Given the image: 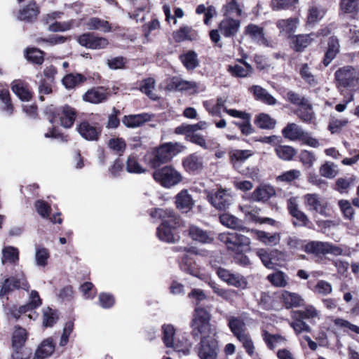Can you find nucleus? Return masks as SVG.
I'll return each instance as SVG.
<instances>
[{
    "mask_svg": "<svg viewBox=\"0 0 359 359\" xmlns=\"http://www.w3.org/2000/svg\"><path fill=\"white\" fill-rule=\"evenodd\" d=\"M150 216L161 221L157 228L158 238L164 242L175 243L179 239L175 229L180 225V218L172 209L155 208L150 212Z\"/></svg>",
    "mask_w": 359,
    "mask_h": 359,
    "instance_id": "nucleus-1",
    "label": "nucleus"
},
{
    "mask_svg": "<svg viewBox=\"0 0 359 359\" xmlns=\"http://www.w3.org/2000/svg\"><path fill=\"white\" fill-rule=\"evenodd\" d=\"M218 240L224 243L227 250L235 253L236 262L246 266L250 264V259L243 254L250 250V239L238 233H222Z\"/></svg>",
    "mask_w": 359,
    "mask_h": 359,
    "instance_id": "nucleus-2",
    "label": "nucleus"
},
{
    "mask_svg": "<svg viewBox=\"0 0 359 359\" xmlns=\"http://www.w3.org/2000/svg\"><path fill=\"white\" fill-rule=\"evenodd\" d=\"M177 143H165L158 148L147 151L144 159L145 163L152 168L159 167L161 165L170 161L175 155Z\"/></svg>",
    "mask_w": 359,
    "mask_h": 359,
    "instance_id": "nucleus-3",
    "label": "nucleus"
},
{
    "mask_svg": "<svg viewBox=\"0 0 359 359\" xmlns=\"http://www.w3.org/2000/svg\"><path fill=\"white\" fill-rule=\"evenodd\" d=\"M204 194L207 201L217 210L225 211L233 203L234 198L231 191L221 186L212 190L205 189Z\"/></svg>",
    "mask_w": 359,
    "mask_h": 359,
    "instance_id": "nucleus-4",
    "label": "nucleus"
},
{
    "mask_svg": "<svg viewBox=\"0 0 359 359\" xmlns=\"http://www.w3.org/2000/svg\"><path fill=\"white\" fill-rule=\"evenodd\" d=\"M241 20L231 16L224 17L219 23L218 29L210 32L211 41L215 43L220 41L222 34L225 38L234 37L240 30Z\"/></svg>",
    "mask_w": 359,
    "mask_h": 359,
    "instance_id": "nucleus-5",
    "label": "nucleus"
},
{
    "mask_svg": "<svg viewBox=\"0 0 359 359\" xmlns=\"http://www.w3.org/2000/svg\"><path fill=\"white\" fill-rule=\"evenodd\" d=\"M334 77L337 89L342 94L344 89L356 86L359 80V72L351 66H345L335 72Z\"/></svg>",
    "mask_w": 359,
    "mask_h": 359,
    "instance_id": "nucleus-6",
    "label": "nucleus"
},
{
    "mask_svg": "<svg viewBox=\"0 0 359 359\" xmlns=\"http://www.w3.org/2000/svg\"><path fill=\"white\" fill-rule=\"evenodd\" d=\"M210 312L201 306H196L194 311V318L191 323L192 333L195 337L199 334H205L211 331Z\"/></svg>",
    "mask_w": 359,
    "mask_h": 359,
    "instance_id": "nucleus-7",
    "label": "nucleus"
},
{
    "mask_svg": "<svg viewBox=\"0 0 359 359\" xmlns=\"http://www.w3.org/2000/svg\"><path fill=\"white\" fill-rule=\"evenodd\" d=\"M154 179L165 188L178 184L182 180V175L170 165H165L156 170L153 173Z\"/></svg>",
    "mask_w": 359,
    "mask_h": 359,
    "instance_id": "nucleus-8",
    "label": "nucleus"
},
{
    "mask_svg": "<svg viewBox=\"0 0 359 359\" xmlns=\"http://www.w3.org/2000/svg\"><path fill=\"white\" fill-rule=\"evenodd\" d=\"M304 204L307 210L329 217L327 202L318 194H306L303 196Z\"/></svg>",
    "mask_w": 359,
    "mask_h": 359,
    "instance_id": "nucleus-9",
    "label": "nucleus"
},
{
    "mask_svg": "<svg viewBox=\"0 0 359 359\" xmlns=\"http://www.w3.org/2000/svg\"><path fill=\"white\" fill-rule=\"evenodd\" d=\"M27 339V332L25 329L19 325L14 327V331L12 336V349L11 359H28L25 358L22 348Z\"/></svg>",
    "mask_w": 359,
    "mask_h": 359,
    "instance_id": "nucleus-10",
    "label": "nucleus"
},
{
    "mask_svg": "<svg viewBox=\"0 0 359 359\" xmlns=\"http://www.w3.org/2000/svg\"><path fill=\"white\" fill-rule=\"evenodd\" d=\"M219 350L218 343L215 339L203 336L199 344L198 355L201 359H217Z\"/></svg>",
    "mask_w": 359,
    "mask_h": 359,
    "instance_id": "nucleus-11",
    "label": "nucleus"
},
{
    "mask_svg": "<svg viewBox=\"0 0 359 359\" xmlns=\"http://www.w3.org/2000/svg\"><path fill=\"white\" fill-rule=\"evenodd\" d=\"M216 273L222 281L226 283L229 285L242 290L245 289L248 286V281L240 273H233L222 267L216 269Z\"/></svg>",
    "mask_w": 359,
    "mask_h": 359,
    "instance_id": "nucleus-12",
    "label": "nucleus"
},
{
    "mask_svg": "<svg viewBox=\"0 0 359 359\" xmlns=\"http://www.w3.org/2000/svg\"><path fill=\"white\" fill-rule=\"evenodd\" d=\"M79 135L88 141H97L102 133V126L97 123L83 121L76 126Z\"/></svg>",
    "mask_w": 359,
    "mask_h": 359,
    "instance_id": "nucleus-13",
    "label": "nucleus"
},
{
    "mask_svg": "<svg viewBox=\"0 0 359 359\" xmlns=\"http://www.w3.org/2000/svg\"><path fill=\"white\" fill-rule=\"evenodd\" d=\"M76 117V112L75 109L70 106L65 105L57 109V111L53 113V118L50 119V121L55 123L56 119L58 118L62 127L69 128L73 126Z\"/></svg>",
    "mask_w": 359,
    "mask_h": 359,
    "instance_id": "nucleus-14",
    "label": "nucleus"
},
{
    "mask_svg": "<svg viewBox=\"0 0 359 359\" xmlns=\"http://www.w3.org/2000/svg\"><path fill=\"white\" fill-rule=\"evenodd\" d=\"M78 43L87 48L102 49L105 48L109 41L106 38L95 36L93 33H85L78 37Z\"/></svg>",
    "mask_w": 359,
    "mask_h": 359,
    "instance_id": "nucleus-15",
    "label": "nucleus"
},
{
    "mask_svg": "<svg viewBox=\"0 0 359 359\" xmlns=\"http://www.w3.org/2000/svg\"><path fill=\"white\" fill-rule=\"evenodd\" d=\"M182 166L189 174H198L203 168V157L196 153L188 155L182 159Z\"/></svg>",
    "mask_w": 359,
    "mask_h": 359,
    "instance_id": "nucleus-16",
    "label": "nucleus"
},
{
    "mask_svg": "<svg viewBox=\"0 0 359 359\" xmlns=\"http://www.w3.org/2000/svg\"><path fill=\"white\" fill-rule=\"evenodd\" d=\"M245 35L248 36L253 42L257 44L269 46V42L265 38L264 28L257 25L250 23L243 31Z\"/></svg>",
    "mask_w": 359,
    "mask_h": 359,
    "instance_id": "nucleus-17",
    "label": "nucleus"
},
{
    "mask_svg": "<svg viewBox=\"0 0 359 359\" xmlns=\"http://www.w3.org/2000/svg\"><path fill=\"white\" fill-rule=\"evenodd\" d=\"M299 22L298 18H289L278 20L276 25L281 36L290 38L297 31Z\"/></svg>",
    "mask_w": 359,
    "mask_h": 359,
    "instance_id": "nucleus-18",
    "label": "nucleus"
},
{
    "mask_svg": "<svg viewBox=\"0 0 359 359\" xmlns=\"http://www.w3.org/2000/svg\"><path fill=\"white\" fill-rule=\"evenodd\" d=\"M175 204L178 210L188 212L193 208L194 201L187 189H182L175 196Z\"/></svg>",
    "mask_w": 359,
    "mask_h": 359,
    "instance_id": "nucleus-19",
    "label": "nucleus"
},
{
    "mask_svg": "<svg viewBox=\"0 0 359 359\" xmlns=\"http://www.w3.org/2000/svg\"><path fill=\"white\" fill-rule=\"evenodd\" d=\"M275 194L276 191L272 186L269 184L260 185L253 191L251 198L256 202H266Z\"/></svg>",
    "mask_w": 359,
    "mask_h": 359,
    "instance_id": "nucleus-20",
    "label": "nucleus"
},
{
    "mask_svg": "<svg viewBox=\"0 0 359 359\" xmlns=\"http://www.w3.org/2000/svg\"><path fill=\"white\" fill-rule=\"evenodd\" d=\"M317 37L316 33L298 34L292 36V48L296 52H302L307 48Z\"/></svg>",
    "mask_w": 359,
    "mask_h": 359,
    "instance_id": "nucleus-21",
    "label": "nucleus"
},
{
    "mask_svg": "<svg viewBox=\"0 0 359 359\" xmlns=\"http://www.w3.org/2000/svg\"><path fill=\"white\" fill-rule=\"evenodd\" d=\"M189 235L197 242L209 244L214 241L210 232L205 231L196 225H191L189 228Z\"/></svg>",
    "mask_w": 359,
    "mask_h": 359,
    "instance_id": "nucleus-22",
    "label": "nucleus"
},
{
    "mask_svg": "<svg viewBox=\"0 0 359 359\" xmlns=\"http://www.w3.org/2000/svg\"><path fill=\"white\" fill-rule=\"evenodd\" d=\"M151 118L150 114L142 113L125 116L122 119V122L127 128H133L141 126L144 123L149 121Z\"/></svg>",
    "mask_w": 359,
    "mask_h": 359,
    "instance_id": "nucleus-23",
    "label": "nucleus"
},
{
    "mask_svg": "<svg viewBox=\"0 0 359 359\" xmlns=\"http://www.w3.org/2000/svg\"><path fill=\"white\" fill-rule=\"evenodd\" d=\"M305 131L294 123H288L283 130V137L291 141L301 140L305 134Z\"/></svg>",
    "mask_w": 359,
    "mask_h": 359,
    "instance_id": "nucleus-24",
    "label": "nucleus"
},
{
    "mask_svg": "<svg viewBox=\"0 0 359 359\" xmlns=\"http://www.w3.org/2000/svg\"><path fill=\"white\" fill-rule=\"evenodd\" d=\"M252 154L251 150L236 149L230 153V161L234 168L239 171L243 163Z\"/></svg>",
    "mask_w": 359,
    "mask_h": 359,
    "instance_id": "nucleus-25",
    "label": "nucleus"
},
{
    "mask_svg": "<svg viewBox=\"0 0 359 359\" xmlns=\"http://www.w3.org/2000/svg\"><path fill=\"white\" fill-rule=\"evenodd\" d=\"M250 90L255 98L268 105H275L277 100L266 89L260 86H252Z\"/></svg>",
    "mask_w": 359,
    "mask_h": 359,
    "instance_id": "nucleus-26",
    "label": "nucleus"
},
{
    "mask_svg": "<svg viewBox=\"0 0 359 359\" xmlns=\"http://www.w3.org/2000/svg\"><path fill=\"white\" fill-rule=\"evenodd\" d=\"M326 11L320 6L313 5L308 9L306 25L314 26L318 23L325 16Z\"/></svg>",
    "mask_w": 359,
    "mask_h": 359,
    "instance_id": "nucleus-27",
    "label": "nucleus"
},
{
    "mask_svg": "<svg viewBox=\"0 0 359 359\" xmlns=\"http://www.w3.org/2000/svg\"><path fill=\"white\" fill-rule=\"evenodd\" d=\"M339 39L336 36H331L328 41V48L325 54L323 59V64L325 66H327L330 64L332 60L336 57L337 53L339 52Z\"/></svg>",
    "mask_w": 359,
    "mask_h": 359,
    "instance_id": "nucleus-28",
    "label": "nucleus"
},
{
    "mask_svg": "<svg viewBox=\"0 0 359 359\" xmlns=\"http://www.w3.org/2000/svg\"><path fill=\"white\" fill-rule=\"evenodd\" d=\"M280 299L287 309L300 306L304 302V299L299 294L287 290L283 291Z\"/></svg>",
    "mask_w": 359,
    "mask_h": 359,
    "instance_id": "nucleus-29",
    "label": "nucleus"
},
{
    "mask_svg": "<svg viewBox=\"0 0 359 359\" xmlns=\"http://www.w3.org/2000/svg\"><path fill=\"white\" fill-rule=\"evenodd\" d=\"M55 350V344L51 338L43 341L37 348L33 359H46L50 357Z\"/></svg>",
    "mask_w": 359,
    "mask_h": 359,
    "instance_id": "nucleus-30",
    "label": "nucleus"
},
{
    "mask_svg": "<svg viewBox=\"0 0 359 359\" xmlns=\"http://www.w3.org/2000/svg\"><path fill=\"white\" fill-rule=\"evenodd\" d=\"M219 219L221 224L227 228L236 230L245 229L243 221L233 215L224 213L219 216Z\"/></svg>",
    "mask_w": 359,
    "mask_h": 359,
    "instance_id": "nucleus-31",
    "label": "nucleus"
},
{
    "mask_svg": "<svg viewBox=\"0 0 359 359\" xmlns=\"http://www.w3.org/2000/svg\"><path fill=\"white\" fill-rule=\"evenodd\" d=\"M242 65H229L228 67L229 72L233 76L236 77H245L252 72V67L250 64L243 61L239 60Z\"/></svg>",
    "mask_w": 359,
    "mask_h": 359,
    "instance_id": "nucleus-32",
    "label": "nucleus"
},
{
    "mask_svg": "<svg viewBox=\"0 0 359 359\" xmlns=\"http://www.w3.org/2000/svg\"><path fill=\"white\" fill-rule=\"evenodd\" d=\"M198 33L192 27L183 26L176 32L173 37L177 42H182L187 40H196L198 38Z\"/></svg>",
    "mask_w": 359,
    "mask_h": 359,
    "instance_id": "nucleus-33",
    "label": "nucleus"
},
{
    "mask_svg": "<svg viewBox=\"0 0 359 359\" xmlns=\"http://www.w3.org/2000/svg\"><path fill=\"white\" fill-rule=\"evenodd\" d=\"M39 13V10L36 3L30 2L20 11L18 18L20 20L32 22L34 19H36Z\"/></svg>",
    "mask_w": 359,
    "mask_h": 359,
    "instance_id": "nucleus-34",
    "label": "nucleus"
},
{
    "mask_svg": "<svg viewBox=\"0 0 359 359\" xmlns=\"http://www.w3.org/2000/svg\"><path fill=\"white\" fill-rule=\"evenodd\" d=\"M13 92L22 101H29L32 98V93L25 83L20 80H15L12 83Z\"/></svg>",
    "mask_w": 359,
    "mask_h": 359,
    "instance_id": "nucleus-35",
    "label": "nucleus"
},
{
    "mask_svg": "<svg viewBox=\"0 0 359 359\" xmlns=\"http://www.w3.org/2000/svg\"><path fill=\"white\" fill-rule=\"evenodd\" d=\"M180 60L187 70H194L199 65L198 55L194 50H189L181 54Z\"/></svg>",
    "mask_w": 359,
    "mask_h": 359,
    "instance_id": "nucleus-36",
    "label": "nucleus"
},
{
    "mask_svg": "<svg viewBox=\"0 0 359 359\" xmlns=\"http://www.w3.org/2000/svg\"><path fill=\"white\" fill-rule=\"evenodd\" d=\"M86 26L90 30H100L103 32H109L111 29L108 21L96 17L90 18L87 21Z\"/></svg>",
    "mask_w": 359,
    "mask_h": 359,
    "instance_id": "nucleus-37",
    "label": "nucleus"
},
{
    "mask_svg": "<svg viewBox=\"0 0 359 359\" xmlns=\"http://www.w3.org/2000/svg\"><path fill=\"white\" fill-rule=\"evenodd\" d=\"M19 260V251L18 248L13 246L5 247L2 250L1 263H7L15 265Z\"/></svg>",
    "mask_w": 359,
    "mask_h": 359,
    "instance_id": "nucleus-38",
    "label": "nucleus"
},
{
    "mask_svg": "<svg viewBox=\"0 0 359 359\" xmlns=\"http://www.w3.org/2000/svg\"><path fill=\"white\" fill-rule=\"evenodd\" d=\"M107 98V93L103 88H93L87 91L83 100L91 103H100Z\"/></svg>",
    "mask_w": 359,
    "mask_h": 359,
    "instance_id": "nucleus-39",
    "label": "nucleus"
},
{
    "mask_svg": "<svg viewBox=\"0 0 359 359\" xmlns=\"http://www.w3.org/2000/svg\"><path fill=\"white\" fill-rule=\"evenodd\" d=\"M292 320L290 323V326L294 329L295 333L299 334L302 332H310L311 327L301 318L300 313H292Z\"/></svg>",
    "mask_w": 359,
    "mask_h": 359,
    "instance_id": "nucleus-40",
    "label": "nucleus"
},
{
    "mask_svg": "<svg viewBox=\"0 0 359 359\" xmlns=\"http://www.w3.org/2000/svg\"><path fill=\"white\" fill-rule=\"evenodd\" d=\"M228 325L236 337L247 332L245 323L244 320L240 318L233 316L229 317Z\"/></svg>",
    "mask_w": 359,
    "mask_h": 359,
    "instance_id": "nucleus-41",
    "label": "nucleus"
},
{
    "mask_svg": "<svg viewBox=\"0 0 359 359\" xmlns=\"http://www.w3.org/2000/svg\"><path fill=\"white\" fill-rule=\"evenodd\" d=\"M267 280L276 287H285L288 284V276L284 272L279 270L269 274Z\"/></svg>",
    "mask_w": 359,
    "mask_h": 359,
    "instance_id": "nucleus-42",
    "label": "nucleus"
},
{
    "mask_svg": "<svg viewBox=\"0 0 359 359\" xmlns=\"http://www.w3.org/2000/svg\"><path fill=\"white\" fill-rule=\"evenodd\" d=\"M327 246L328 242L310 241L305 245L304 251L316 255H325Z\"/></svg>",
    "mask_w": 359,
    "mask_h": 359,
    "instance_id": "nucleus-43",
    "label": "nucleus"
},
{
    "mask_svg": "<svg viewBox=\"0 0 359 359\" xmlns=\"http://www.w3.org/2000/svg\"><path fill=\"white\" fill-rule=\"evenodd\" d=\"M50 258V253L47 248L41 246H36L34 254L35 264L39 267H46L48 260Z\"/></svg>",
    "mask_w": 359,
    "mask_h": 359,
    "instance_id": "nucleus-44",
    "label": "nucleus"
},
{
    "mask_svg": "<svg viewBox=\"0 0 359 359\" xmlns=\"http://www.w3.org/2000/svg\"><path fill=\"white\" fill-rule=\"evenodd\" d=\"M126 166V171L129 173L142 174L146 172V169L138 162L137 156L134 154L128 157Z\"/></svg>",
    "mask_w": 359,
    "mask_h": 359,
    "instance_id": "nucleus-45",
    "label": "nucleus"
},
{
    "mask_svg": "<svg viewBox=\"0 0 359 359\" xmlns=\"http://www.w3.org/2000/svg\"><path fill=\"white\" fill-rule=\"evenodd\" d=\"M263 340L266 343L267 347L273 350L278 344L285 343L286 339L280 334H271L266 330L262 332Z\"/></svg>",
    "mask_w": 359,
    "mask_h": 359,
    "instance_id": "nucleus-46",
    "label": "nucleus"
},
{
    "mask_svg": "<svg viewBox=\"0 0 359 359\" xmlns=\"http://www.w3.org/2000/svg\"><path fill=\"white\" fill-rule=\"evenodd\" d=\"M222 11L224 17H239L242 14V10L236 0H226V4L222 7Z\"/></svg>",
    "mask_w": 359,
    "mask_h": 359,
    "instance_id": "nucleus-47",
    "label": "nucleus"
},
{
    "mask_svg": "<svg viewBox=\"0 0 359 359\" xmlns=\"http://www.w3.org/2000/svg\"><path fill=\"white\" fill-rule=\"evenodd\" d=\"M13 282V287L15 289H22L29 291V285L27 280L25 273L20 269L19 271L10 277Z\"/></svg>",
    "mask_w": 359,
    "mask_h": 359,
    "instance_id": "nucleus-48",
    "label": "nucleus"
},
{
    "mask_svg": "<svg viewBox=\"0 0 359 359\" xmlns=\"http://www.w3.org/2000/svg\"><path fill=\"white\" fill-rule=\"evenodd\" d=\"M255 123L259 128L271 130L275 128L276 121L271 118L269 114L262 113L257 116Z\"/></svg>",
    "mask_w": 359,
    "mask_h": 359,
    "instance_id": "nucleus-49",
    "label": "nucleus"
},
{
    "mask_svg": "<svg viewBox=\"0 0 359 359\" xmlns=\"http://www.w3.org/2000/svg\"><path fill=\"white\" fill-rule=\"evenodd\" d=\"M41 304V299L39 295L38 292L32 290L29 295V302L26 305L22 306L19 308L20 313H27L32 311Z\"/></svg>",
    "mask_w": 359,
    "mask_h": 359,
    "instance_id": "nucleus-50",
    "label": "nucleus"
},
{
    "mask_svg": "<svg viewBox=\"0 0 359 359\" xmlns=\"http://www.w3.org/2000/svg\"><path fill=\"white\" fill-rule=\"evenodd\" d=\"M208 285L215 294L226 301L231 300L236 294L234 290L222 288L215 282H210Z\"/></svg>",
    "mask_w": 359,
    "mask_h": 359,
    "instance_id": "nucleus-51",
    "label": "nucleus"
},
{
    "mask_svg": "<svg viewBox=\"0 0 359 359\" xmlns=\"http://www.w3.org/2000/svg\"><path fill=\"white\" fill-rule=\"evenodd\" d=\"M163 341L167 347H173L175 343V330L172 325L162 326Z\"/></svg>",
    "mask_w": 359,
    "mask_h": 359,
    "instance_id": "nucleus-52",
    "label": "nucleus"
},
{
    "mask_svg": "<svg viewBox=\"0 0 359 359\" xmlns=\"http://www.w3.org/2000/svg\"><path fill=\"white\" fill-rule=\"evenodd\" d=\"M25 57L32 63L41 65L44 60V53L38 48H27L25 51Z\"/></svg>",
    "mask_w": 359,
    "mask_h": 359,
    "instance_id": "nucleus-53",
    "label": "nucleus"
},
{
    "mask_svg": "<svg viewBox=\"0 0 359 359\" xmlns=\"http://www.w3.org/2000/svg\"><path fill=\"white\" fill-rule=\"evenodd\" d=\"M85 80L86 78L81 74H69L62 79V83L67 88H73Z\"/></svg>",
    "mask_w": 359,
    "mask_h": 359,
    "instance_id": "nucleus-54",
    "label": "nucleus"
},
{
    "mask_svg": "<svg viewBox=\"0 0 359 359\" xmlns=\"http://www.w3.org/2000/svg\"><path fill=\"white\" fill-rule=\"evenodd\" d=\"M275 151L278 158L284 161L291 160L296 154L293 147L286 145L278 146Z\"/></svg>",
    "mask_w": 359,
    "mask_h": 359,
    "instance_id": "nucleus-55",
    "label": "nucleus"
},
{
    "mask_svg": "<svg viewBox=\"0 0 359 359\" xmlns=\"http://www.w3.org/2000/svg\"><path fill=\"white\" fill-rule=\"evenodd\" d=\"M299 0H271V7L273 11L290 9L298 4Z\"/></svg>",
    "mask_w": 359,
    "mask_h": 359,
    "instance_id": "nucleus-56",
    "label": "nucleus"
},
{
    "mask_svg": "<svg viewBox=\"0 0 359 359\" xmlns=\"http://www.w3.org/2000/svg\"><path fill=\"white\" fill-rule=\"evenodd\" d=\"M236 338L242 344L246 352L250 355H252L255 353V346L250 334L247 332L236 337Z\"/></svg>",
    "mask_w": 359,
    "mask_h": 359,
    "instance_id": "nucleus-57",
    "label": "nucleus"
},
{
    "mask_svg": "<svg viewBox=\"0 0 359 359\" xmlns=\"http://www.w3.org/2000/svg\"><path fill=\"white\" fill-rule=\"evenodd\" d=\"M0 99L4 103V111L9 116L13 114V108L10 102V96L8 88L0 85Z\"/></svg>",
    "mask_w": 359,
    "mask_h": 359,
    "instance_id": "nucleus-58",
    "label": "nucleus"
},
{
    "mask_svg": "<svg viewBox=\"0 0 359 359\" xmlns=\"http://www.w3.org/2000/svg\"><path fill=\"white\" fill-rule=\"evenodd\" d=\"M176 90L180 91L191 90L196 88V83L194 81H188L178 77H174L172 81Z\"/></svg>",
    "mask_w": 359,
    "mask_h": 359,
    "instance_id": "nucleus-59",
    "label": "nucleus"
},
{
    "mask_svg": "<svg viewBox=\"0 0 359 359\" xmlns=\"http://www.w3.org/2000/svg\"><path fill=\"white\" fill-rule=\"evenodd\" d=\"M340 8L344 13L355 14L359 8L357 0H341Z\"/></svg>",
    "mask_w": 359,
    "mask_h": 359,
    "instance_id": "nucleus-60",
    "label": "nucleus"
},
{
    "mask_svg": "<svg viewBox=\"0 0 359 359\" xmlns=\"http://www.w3.org/2000/svg\"><path fill=\"white\" fill-rule=\"evenodd\" d=\"M299 74L305 82L310 86H314L317 84V81L315 76L311 72V69L307 64H303L299 70Z\"/></svg>",
    "mask_w": 359,
    "mask_h": 359,
    "instance_id": "nucleus-61",
    "label": "nucleus"
},
{
    "mask_svg": "<svg viewBox=\"0 0 359 359\" xmlns=\"http://www.w3.org/2000/svg\"><path fill=\"white\" fill-rule=\"evenodd\" d=\"M301 176V171L297 169H292L284 172L276 177L279 182L290 183L295 180H297Z\"/></svg>",
    "mask_w": 359,
    "mask_h": 359,
    "instance_id": "nucleus-62",
    "label": "nucleus"
},
{
    "mask_svg": "<svg viewBox=\"0 0 359 359\" xmlns=\"http://www.w3.org/2000/svg\"><path fill=\"white\" fill-rule=\"evenodd\" d=\"M287 98L288 101L293 104L298 106H308L309 108L311 107L309 101L304 97L301 96L299 94L294 91L290 90L287 92Z\"/></svg>",
    "mask_w": 359,
    "mask_h": 359,
    "instance_id": "nucleus-63",
    "label": "nucleus"
},
{
    "mask_svg": "<svg viewBox=\"0 0 359 359\" xmlns=\"http://www.w3.org/2000/svg\"><path fill=\"white\" fill-rule=\"evenodd\" d=\"M337 165L333 163L326 162L320 168V173L327 178H333L337 175Z\"/></svg>",
    "mask_w": 359,
    "mask_h": 359,
    "instance_id": "nucleus-64",
    "label": "nucleus"
}]
</instances>
